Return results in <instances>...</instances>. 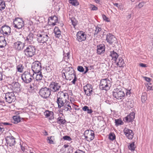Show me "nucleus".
I'll use <instances>...</instances> for the list:
<instances>
[{"label":"nucleus","mask_w":153,"mask_h":153,"mask_svg":"<svg viewBox=\"0 0 153 153\" xmlns=\"http://www.w3.org/2000/svg\"><path fill=\"white\" fill-rule=\"evenodd\" d=\"M69 70L66 73H63L62 74L63 78H65L66 79L71 80L72 78H74V76H76V74L74 73V70L72 68H69Z\"/></svg>","instance_id":"8"},{"label":"nucleus","mask_w":153,"mask_h":153,"mask_svg":"<svg viewBox=\"0 0 153 153\" xmlns=\"http://www.w3.org/2000/svg\"><path fill=\"white\" fill-rule=\"evenodd\" d=\"M145 80L147 82H150L151 80V79L150 78L145 77Z\"/></svg>","instance_id":"55"},{"label":"nucleus","mask_w":153,"mask_h":153,"mask_svg":"<svg viewBox=\"0 0 153 153\" xmlns=\"http://www.w3.org/2000/svg\"><path fill=\"white\" fill-rule=\"evenodd\" d=\"M106 41L110 44L116 43L117 39L115 36L111 33H109L106 36Z\"/></svg>","instance_id":"15"},{"label":"nucleus","mask_w":153,"mask_h":153,"mask_svg":"<svg viewBox=\"0 0 153 153\" xmlns=\"http://www.w3.org/2000/svg\"><path fill=\"white\" fill-rule=\"evenodd\" d=\"M78 70L80 72H83L84 71V69L83 68L80 66H79L77 67Z\"/></svg>","instance_id":"47"},{"label":"nucleus","mask_w":153,"mask_h":153,"mask_svg":"<svg viewBox=\"0 0 153 153\" xmlns=\"http://www.w3.org/2000/svg\"><path fill=\"white\" fill-rule=\"evenodd\" d=\"M144 4V3L143 2H142L138 4V6L140 8L142 7Z\"/></svg>","instance_id":"53"},{"label":"nucleus","mask_w":153,"mask_h":153,"mask_svg":"<svg viewBox=\"0 0 153 153\" xmlns=\"http://www.w3.org/2000/svg\"><path fill=\"white\" fill-rule=\"evenodd\" d=\"M84 91L87 96H90L92 94L93 87L90 84H87L83 87Z\"/></svg>","instance_id":"14"},{"label":"nucleus","mask_w":153,"mask_h":153,"mask_svg":"<svg viewBox=\"0 0 153 153\" xmlns=\"http://www.w3.org/2000/svg\"><path fill=\"white\" fill-rule=\"evenodd\" d=\"M24 52L25 55L27 57H32L35 54V47L33 45H29L24 50Z\"/></svg>","instance_id":"3"},{"label":"nucleus","mask_w":153,"mask_h":153,"mask_svg":"<svg viewBox=\"0 0 153 153\" xmlns=\"http://www.w3.org/2000/svg\"><path fill=\"white\" fill-rule=\"evenodd\" d=\"M54 32L56 37L59 38L61 36V31L58 27H55L54 30Z\"/></svg>","instance_id":"29"},{"label":"nucleus","mask_w":153,"mask_h":153,"mask_svg":"<svg viewBox=\"0 0 153 153\" xmlns=\"http://www.w3.org/2000/svg\"><path fill=\"white\" fill-rule=\"evenodd\" d=\"M66 122V120L65 119L59 117L57 119V123L60 124H64Z\"/></svg>","instance_id":"37"},{"label":"nucleus","mask_w":153,"mask_h":153,"mask_svg":"<svg viewBox=\"0 0 153 153\" xmlns=\"http://www.w3.org/2000/svg\"><path fill=\"white\" fill-rule=\"evenodd\" d=\"M123 131L126 136L128 139H131L133 138L134 133L132 130L125 128Z\"/></svg>","instance_id":"17"},{"label":"nucleus","mask_w":153,"mask_h":153,"mask_svg":"<svg viewBox=\"0 0 153 153\" xmlns=\"http://www.w3.org/2000/svg\"><path fill=\"white\" fill-rule=\"evenodd\" d=\"M24 46V43L20 41H18L14 43V48L18 51L22 50Z\"/></svg>","instance_id":"20"},{"label":"nucleus","mask_w":153,"mask_h":153,"mask_svg":"<svg viewBox=\"0 0 153 153\" xmlns=\"http://www.w3.org/2000/svg\"><path fill=\"white\" fill-rule=\"evenodd\" d=\"M32 70L34 74L40 72L41 70V63L38 61L33 62L32 65Z\"/></svg>","instance_id":"10"},{"label":"nucleus","mask_w":153,"mask_h":153,"mask_svg":"<svg viewBox=\"0 0 153 153\" xmlns=\"http://www.w3.org/2000/svg\"><path fill=\"white\" fill-rule=\"evenodd\" d=\"M36 81H40L42 79L43 77V75L41 72H39L38 73H36Z\"/></svg>","instance_id":"32"},{"label":"nucleus","mask_w":153,"mask_h":153,"mask_svg":"<svg viewBox=\"0 0 153 153\" xmlns=\"http://www.w3.org/2000/svg\"><path fill=\"white\" fill-rule=\"evenodd\" d=\"M67 102H68V101L57 98L56 102L58 104V107L61 108L64 106L65 104Z\"/></svg>","instance_id":"26"},{"label":"nucleus","mask_w":153,"mask_h":153,"mask_svg":"<svg viewBox=\"0 0 153 153\" xmlns=\"http://www.w3.org/2000/svg\"><path fill=\"white\" fill-rule=\"evenodd\" d=\"M35 39L34 35L32 33H30L27 36L25 41L29 44H32L34 42Z\"/></svg>","instance_id":"21"},{"label":"nucleus","mask_w":153,"mask_h":153,"mask_svg":"<svg viewBox=\"0 0 153 153\" xmlns=\"http://www.w3.org/2000/svg\"><path fill=\"white\" fill-rule=\"evenodd\" d=\"M95 2L97 3H100V0H94Z\"/></svg>","instance_id":"60"},{"label":"nucleus","mask_w":153,"mask_h":153,"mask_svg":"<svg viewBox=\"0 0 153 153\" xmlns=\"http://www.w3.org/2000/svg\"><path fill=\"white\" fill-rule=\"evenodd\" d=\"M101 30L102 29L101 27H99L98 26H97L96 27V29L95 30V32L94 33V34L95 35L96 34L97 35L100 32Z\"/></svg>","instance_id":"41"},{"label":"nucleus","mask_w":153,"mask_h":153,"mask_svg":"<svg viewBox=\"0 0 153 153\" xmlns=\"http://www.w3.org/2000/svg\"><path fill=\"white\" fill-rule=\"evenodd\" d=\"M141 99L143 102H144L146 101L147 99L146 93L144 92L142 94Z\"/></svg>","instance_id":"38"},{"label":"nucleus","mask_w":153,"mask_h":153,"mask_svg":"<svg viewBox=\"0 0 153 153\" xmlns=\"http://www.w3.org/2000/svg\"><path fill=\"white\" fill-rule=\"evenodd\" d=\"M117 60L115 61V62L116 63V65L119 67H123L125 63L124 60L121 57H119Z\"/></svg>","instance_id":"23"},{"label":"nucleus","mask_w":153,"mask_h":153,"mask_svg":"<svg viewBox=\"0 0 153 153\" xmlns=\"http://www.w3.org/2000/svg\"><path fill=\"white\" fill-rule=\"evenodd\" d=\"M52 21V24H51L54 26L56 25V23L58 22V18L56 16H54L50 17Z\"/></svg>","instance_id":"31"},{"label":"nucleus","mask_w":153,"mask_h":153,"mask_svg":"<svg viewBox=\"0 0 153 153\" xmlns=\"http://www.w3.org/2000/svg\"><path fill=\"white\" fill-rule=\"evenodd\" d=\"M135 118V113L132 112L125 118V120L127 122H130L133 120Z\"/></svg>","instance_id":"25"},{"label":"nucleus","mask_w":153,"mask_h":153,"mask_svg":"<svg viewBox=\"0 0 153 153\" xmlns=\"http://www.w3.org/2000/svg\"><path fill=\"white\" fill-rule=\"evenodd\" d=\"M14 27L18 29H21L24 26V22L21 18H16L13 21Z\"/></svg>","instance_id":"13"},{"label":"nucleus","mask_w":153,"mask_h":153,"mask_svg":"<svg viewBox=\"0 0 153 153\" xmlns=\"http://www.w3.org/2000/svg\"><path fill=\"white\" fill-rule=\"evenodd\" d=\"M63 139L65 140H67L70 141L71 140V139L70 137L68 136H65L63 137Z\"/></svg>","instance_id":"46"},{"label":"nucleus","mask_w":153,"mask_h":153,"mask_svg":"<svg viewBox=\"0 0 153 153\" xmlns=\"http://www.w3.org/2000/svg\"><path fill=\"white\" fill-rule=\"evenodd\" d=\"M69 2L70 4L74 6H77L79 4L77 0H69Z\"/></svg>","instance_id":"36"},{"label":"nucleus","mask_w":153,"mask_h":153,"mask_svg":"<svg viewBox=\"0 0 153 153\" xmlns=\"http://www.w3.org/2000/svg\"><path fill=\"white\" fill-rule=\"evenodd\" d=\"M105 51V46L103 44H101L97 46V53L101 54L104 53Z\"/></svg>","instance_id":"22"},{"label":"nucleus","mask_w":153,"mask_h":153,"mask_svg":"<svg viewBox=\"0 0 153 153\" xmlns=\"http://www.w3.org/2000/svg\"><path fill=\"white\" fill-rule=\"evenodd\" d=\"M64 147L65 148H66L68 146V145H64Z\"/></svg>","instance_id":"64"},{"label":"nucleus","mask_w":153,"mask_h":153,"mask_svg":"<svg viewBox=\"0 0 153 153\" xmlns=\"http://www.w3.org/2000/svg\"><path fill=\"white\" fill-rule=\"evenodd\" d=\"M68 94L66 93H64L63 91H60L59 92L57 96V98L60 99L67 101V99H68Z\"/></svg>","instance_id":"18"},{"label":"nucleus","mask_w":153,"mask_h":153,"mask_svg":"<svg viewBox=\"0 0 153 153\" xmlns=\"http://www.w3.org/2000/svg\"><path fill=\"white\" fill-rule=\"evenodd\" d=\"M63 55L64 59H69L70 57V53L69 52L66 53L63 51Z\"/></svg>","instance_id":"42"},{"label":"nucleus","mask_w":153,"mask_h":153,"mask_svg":"<svg viewBox=\"0 0 153 153\" xmlns=\"http://www.w3.org/2000/svg\"><path fill=\"white\" fill-rule=\"evenodd\" d=\"M5 99L7 102L10 103L15 101L16 97L13 92H8L5 94Z\"/></svg>","instance_id":"12"},{"label":"nucleus","mask_w":153,"mask_h":153,"mask_svg":"<svg viewBox=\"0 0 153 153\" xmlns=\"http://www.w3.org/2000/svg\"><path fill=\"white\" fill-rule=\"evenodd\" d=\"M130 90L127 91L126 93V95L127 96H128V95H130Z\"/></svg>","instance_id":"58"},{"label":"nucleus","mask_w":153,"mask_h":153,"mask_svg":"<svg viewBox=\"0 0 153 153\" xmlns=\"http://www.w3.org/2000/svg\"><path fill=\"white\" fill-rule=\"evenodd\" d=\"M71 22L72 23V25H73L75 27L76 25V22L75 21H74V20H71Z\"/></svg>","instance_id":"52"},{"label":"nucleus","mask_w":153,"mask_h":153,"mask_svg":"<svg viewBox=\"0 0 153 153\" xmlns=\"http://www.w3.org/2000/svg\"><path fill=\"white\" fill-rule=\"evenodd\" d=\"M13 119L14 121V123H17L20 121L21 118L19 116L16 115L13 117Z\"/></svg>","instance_id":"35"},{"label":"nucleus","mask_w":153,"mask_h":153,"mask_svg":"<svg viewBox=\"0 0 153 153\" xmlns=\"http://www.w3.org/2000/svg\"><path fill=\"white\" fill-rule=\"evenodd\" d=\"M140 65L141 67H146V65L145 64H143V63H140Z\"/></svg>","instance_id":"56"},{"label":"nucleus","mask_w":153,"mask_h":153,"mask_svg":"<svg viewBox=\"0 0 153 153\" xmlns=\"http://www.w3.org/2000/svg\"><path fill=\"white\" fill-rule=\"evenodd\" d=\"M6 140L7 145L10 146H14L15 143V139L13 136L7 137Z\"/></svg>","instance_id":"19"},{"label":"nucleus","mask_w":153,"mask_h":153,"mask_svg":"<svg viewBox=\"0 0 153 153\" xmlns=\"http://www.w3.org/2000/svg\"><path fill=\"white\" fill-rule=\"evenodd\" d=\"M0 130L2 132H3V131H4V128L3 127H1V126H0Z\"/></svg>","instance_id":"59"},{"label":"nucleus","mask_w":153,"mask_h":153,"mask_svg":"<svg viewBox=\"0 0 153 153\" xmlns=\"http://www.w3.org/2000/svg\"><path fill=\"white\" fill-rule=\"evenodd\" d=\"M82 110L85 111H87V113L88 114H91L93 112L92 110L89 108L87 106H84L82 108Z\"/></svg>","instance_id":"33"},{"label":"nucleus","mask_w":153,"mask_h":153,"mask_svg":"<svg viewBox=\"0 0 153 153\" xmlns=\"http://www.w3.org/2000/svg\"><path fill=\"white\" fill-rule=\"evenodd\" d=\"M7 39L4 36H0V48H3L6 46Z\"/></svg>","instance_id":"24"},{"label":"nucleus","mask_w":153,"mask_h":153,"mask_svg":"<svg viewBox=\"0 0 153 153\" xmlns=\"http://www.w3.org/2000/svg\"><path fill=\"white\" fill-rule=\"evenodd\" d=\"M5 7V2L0 0V10H1L4 9Z\"/></svg>","instance_id":"39"},{"label":"nucleus","mask_w":153,"mask_h":153,"mask_svg":"<svg viewBox=\"0 0 153 153\" xmlns=\"http://www.w3.org/2000/svg\"><path fill=\"white\" fill-rule=\"evenodd\" d=\"M110 56L112 57V59L115 61L118 58L119 55L117 53L114 51L110 52Z\"/></svg>","instance_id":"27"},{"label":"nucleus","mask_w":153,"mask_h":153,"mask_svg":"<svg viewBox=\"0 0 153 153\" xmlns=\"http://www.w3.org/2000/svg\"><path fill=\"white\" fill-rule=\"evenodd\" d=\"M51 138V137H48V139L49 141V143L51 144L52 143H53V141L52 140Z\"/></svg>","instance_id":"54"},{"label":"nucleus","mask_w":153,"mask_h":153,"mask_svg":"<svg viewBox=\"0 0 153 153\" xmlns=\"http://www.w3.org/2000/svg\"><path fill=\"white\" fill-rule=\"evenodd\" d=\"M109 138L111 140H113L115 138V136L114 133H111L109 136Z\"/></svg>","instance_id":"45"},{"label":"nucleus","mask_w":153,"mask_h":153,"mask_svg":"<svg viewBox=\"0 0 153 153\" xmlns=\"http://www.w3.org/2000/svg\"><path fill=\"white\" fill-rule=\"evenodd\" d=\"M90 9L91 10H97L98 9L97 7L95 6V5L92 4L90 5Z\"/></svg>","instance_id":"44"},{"label":"nucleus","mask_w":153,"mask_h":153,"mask_svg":"<svg viewBox=\"0 0 153 153\" xmlns=\"http://www.w3.org/2000/svg\"><path fill=\"white\" fill-rule=\"evenodd\" d=\"M115 125L117 126H118L120 125H121L123 123V122L120 119H115Z\"/></svg>","instance_id":"40"},{"label":"nucleus","mask_w":153,"mask_h":153,"mask_svg":"<svg viewBox=\"0 0 153 153\" xmlns=\"http://www.w3.org/2000/svg\"><path fill=\"white\" fill-rule=\"evenodd\" d=\"M3 124L4 125H10V124L8 123H3Z\"/></svg>","instance_id":"63"},{"label":"nucleus","mask_w":153,"mask_h":153,"mask_svg":"<svg viewBox=\"0 0 153 153\" xmlns=\"http://www.w3.org/2000/svg\"><path fill=\"white\" fill-rule=\"evenodd\" d=\"M84 136L87 141H90L93 140L94 138V132L93 131L87 130L85 131L84 134Z\"/></svg>","instance_id":"9"},{"label":"nucleus","mask_w":153,"mask_h":153,"mask_svg":"<svg viewBox=\"0 0 153 153\" xmlns=\"http://www.w3.org/2000/svg\"><path fill=\"white\" fill-rule=\"evenodd\" d=\"M111 86V81L107 79L101 80L100 83V88L102 90H108Z\"/></svg>","instance_id":"6"},{"label":"nucleus","mask_w":153,"mask_h":153,"mask_svg":"<svg viewBox=\"0 0 153 153\" xmlns=\"http://www.w3.org/2000/svg\"><path fill=\"white\" fill-rule=\"evenodd\" d=\"M74 153H85V152L81 150L78 149Z\"/></svg>","instance_id":"49"},{"label":"nucleus","mask_w":153,"mask_h":153,"mask_svg":"<svg viewBox=\"0 0 153 153\" xmlns=\"http://www.w3.org/2000/svg\"><path fill=\"white\" fill-rule=\"evenodd\" d=\"M34 73H31L30 71L25 72L22 75V79L23 81L27 83L30 82L33 79Z\"/></svg>","instance_id":"2"},{"label":"nucleus","mask_w":153,"mask_h":153,"mask_svg":"<svg viewBox=\"0 0 153 153\" xmlns=\"http://www.w3.org/2000/svg\"><path fill=\"white\" fill-rule=\"evenodd\" d=\"M69 104L70 102L69 101L67 102L65 104L64 106L62 107L65 111H70L72 109L71 106Z\"/></svg>","instance_id":"30"},{"label":"nucleus","mask_w":153,"mask_h":153,"mask_svg":"<svg viewBox=\"0 0 153 153\" xmlns=\"http://www.w3.org/2000/svg\"><path fill=\"white\" fill-rule=\"evenodd\" d=\"M36 35V36L37 40L39 43H46L47 45V42L49 38L48 33L43 31H39Z\"/></svg>","instance_id":"1"},{"label":"nucleus","mask_w":153,"mask_h":153,"mask_svg":"<svg viewBox=\"0 0 153 153\" xmlns=\"http://www.w3.org/2000/svg\"><path fill=\"white\" fill-rule=\"evenodd\" d=\"M102 18L104 20H105L107 22H109V21L108 20V18H107L105 15H102Z\"/></svg>","instance_id":"50"},{"label":"nucleus","mask_w":153,"mask_h":153,"mask_svg":"<svg viewBox=\"0 0 153 153\" xmlns=\"http://www.w3.org/2000/svg\"><path fill=\"white\" fill-rule=\"evenodd\" d=\"M128 145H129L128 146V149L131 151H134L135 148L134 145V142H132L131 143H129Z\"/></svg>","instance_id":"34"},{"label":"nucleus","mask_w":153,"mask_h":153,"mask_svg":"<svg viewBox=\"0 0 153 153\" xmlns=\"http://www.w3.org/2000/svg\"><path fill=\"white\" fill-rule=\"evenodd\" d=\"M44 114L46 117L51 116V118H49L50 120H51L52 119H53L54 118L53 116V112L52 111H50L48 110L44 112Z\"/></svg>","instance_id":"28"},{"label":"nucleus","mask_w":153,"mask_h":153,"mask_svg":"<svg viewBox=\"0 0 153 153\" xmlns=\"http://www.w3.org/2000/svg\"><path fill=\"white\" fill-rule=\"evenodd\" d=\"M125 94L122 89L120 87L114 89L113 91V96L117 99H122L125 96Z\"/></svg>","instance_id":"5"},{"label":"nucleus","mask_w":153,"mask_h":153,"mask_svg":"<svg viewBox=\"0 0 153 153\" xmlns=\"http://www.w3.org/2000/svg\"><path fill=\"white\" fill-rule=\"evenodd\" d=\"M147 88L149 90H153V86L150 83L149 84H148Z\"/></svg>","instance_id":"48"},{"label":"nucleus","mask_w":153,"mask_h":153,"mask_svg":"<svg viewBox=\"0 0 153 153\" xmlns=\"http://www.w3.org/2000/svg\"><path fill=\"white\" fill-rule=\"evenodd\" d=\"M2 73L0 72V80H2Z\"/></svg>","instance_id":"57"},{"label":"nucleus","mask_w":153,"mask_h":153,"mask_svg":"<svg viewBox=\"0 0 153 153\" xmlns=\"http://www.w3.org/2000/svg\"><path fill=\"white\" fill-rule=\"evenodd\" d=\"M74 79H73V80L71 82L74 84H75V82L76 81L77 78L76 77V76H74Z\"/></svg>","instance_id":"51"},{"label":"nucleus","mask_w":153,"mask_h":153,"mask_svg":"<svg viewBox=\"0 0 153 153\" xmlns=\"http://www.w3.org/2000/svg\"><path fill=\"white\" fill-rule=\"evenodd\" d=\"M10 27L7 25H4L1 27L0 32L3 34V36L6 37L7 40H10L11 37L10 35L11 33Z\"/></svg>","instance_id":"4"},{"label":"nucleus","mask_w":153,"mask_h":153,"mask_svg":"<svg viewBox=\"0 0 153 153\" xmlns=\"http://www.w3.org/2000/svg\"><path fill=\"white\" fill-rule=\"evenodd\" d=\"M39 95L45 99L48 97L51 94V91L49 88L47 87L41 88L39 91Z\"/></svg>","instance_id":"7"},{"label":"nucleus","mask_w":153,"mask_h":153,"mask_svg":"<svg viewBox=\"0 0 153 153\" xmlns=\"http://www.w3.org/2000/svg\"><path fill=\"white\" fill-rule=\"evenodd\" d=\"M114 6L117 7H118V4L117 3H114Z\"/></svg>","instance_id":"61"},{"label":"nucleus","mask_w":153,"mask_h":153,"mask_svg":"<svg viewBox=\"0 0 153 153\" xmlns=\"http://www.w3.org/2000/svg\"><path fill=\"white\" fill-rule=\"evenodd\" d=\"M49 87L51 91L53 92L58 91L61 88V85L59 83L54 82H51Z\"/></svg>","instance_id":"11"},{"label":"nucleus","mask_w":153,"mask_h":153,"mask_svg":"<svg viewBox=\"0 0 153 153\" xmlns=\"http://www.w3.org/2000/svg\"><path fill=\"white\" fill-rule=\"evenodd\" d=\"M86 35L82 31H79L76 34V40L79 42L85 40L86 39Z\"/></svg>","instance_id":"16"},{"label":"nucleus","mask_w":153,"mask_h":153,"mask_svg":"<svg viewBox=\"0 0 153 153\" xmlns=\"http://www.w3.org/2000/svg\"><path fill=\"white\" fill-rule=\"evenodd\" d=\"M23 67L22 64H19L17 66V69L18 71L20 72H22L23 71Z\"/></svg>","instance_id":"43"},{"label":"nucleus","mask_w":153,"mask_h":153,"mask_svg":"<svg viewBox=\"0 0 153 153\" xmlns=\"http://www.w3.org/2000/svg\"><path fill=\"white\" fill-rule=\"evenodd\" d=\"M88 68L86 67V69L85 71L84 72V74L88 72Z\"/></svg>","instance_id":"62"}]
</instances>
